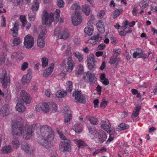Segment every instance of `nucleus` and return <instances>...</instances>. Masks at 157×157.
<instances>
[{"instance_id":"f257e3e1","label":"nucleus","mask_w":157,"mask_h":157,"mask_svg":"<svg viewBox=\"0 0 157 157\" xmlns=\"http://www.w3.org/2000/svg\"><path fill=\"white\" fill-rule=\"evenodd\" d=\"M40 125L37 123L29 125L26 124L23 127V124L18 122L13 123L12 125V133L13 135L24 136L25 139L31 137L33 131L36 130L37 134L39 135L36 138L37 142L47 148L54 139V133L51 128L47 125H42L39 128Z\"/></svg>"},{"instance_id":"f03ea898","label":"nucleus","mask_w":157,"mask_h":157,"mask_svg":"<svg viewBox=\"0 0 157 157\" xmlns=\"http://www.w3.org/2000/svg\"><path fill=\"white\" fill-rule=\"evenodd\" d=\"M44 13L42 16L43 23L48 26H49L54 20V14L56 15L55 17L57 19L59 17L60 11L59 10L56 9L54 14L52 13H48L46 11L44 12Z\"/></svg>"},{"instance_id":"7ed1b4c3","label":"nucleus","mask_w":157,"mask_h":157,"mask_svg":"<svg viewBox=\"0 0 157 157\" xmlns=\"http://www.w3.org/2000/svg\"><path fill=\"white\" fill-rule=\"evenodd\" d=\"M54 35L57 36L61 39L65 40L69 37V34L67 29H65L61 31L60 28L57 27L54 30Z\"/></svg>"},{"instance_id":"20e7f679","label":"nucleus","mask_w":157,"mask_h":157,"mask_svg":"<svg viewBox=\"0 0 157 157\" xmlns=\"http://www.w3.org/2000/svg\"><path fill=\"white\" fill-rule=\"evenodd\" d=\"M10 77L9 75L7 74L6 70H3L2 71V75L0 78V82H1L4 88L7 87V85L10 82Z\"/></svg>"},{"instance_id":"39448f33","label":"nucleus","mask_w":157,"mask_h":157,"mask_svg":"<svg viewBox=\"0 0 157 157\" xmlns=\"http://www.w3.org/2000/svg\"><path fill=\"white\" fill-rule=\"evenodd\" d=\"M71 145L70 140L63 141L59 144V149L62 152H71Z\"/></svg>"},{"instance_id":"423d86ee","label":"nucleus","mask_w":157,"mask_h":157,"mask_svg":"<svg viewBox=\"0 0 157 157\" xmlns=\"http://www.w3.org/2000/svg\"><path fill=\"white\" fill-rule=\"evenodd\" d=\"M66 71L68 72H71L74 68L75 64L74 61L72 60L71 57H67L64 61Z\"/></svg>"},{"instance_id":"0eeeda50","label":"nucleus","mask_w":157,"mask_h":157,"mask_svg":"<svg viewBox=\"0 0 157 157\" xmlns=\"http://www.w3.org/2000/svg\"><path fill=\"white\" fill-rule=\"evenodd\" d=\"M35 109L37 112L43 111L45 113H48L49 111V102L40 103L36 105Z\"/></svg>"},{"instance_id":"6e6552de","label":"nucleus","mask_w":157,"mask_h":157,"mask_svg":"<svg viewBox=\"0 0 157 157\" xmlns=\"http://www.w3.org/2000/svg\"><path fill=\"white\" fill-rule=\"evenodd\" d=\"M95 138L97 139L98 143H102L107 138L105 132L102 130L97 131L94 135Z\"/></svg>"},{"instance_id":"1a4fd4ad","label":"nucleus","mask_w":157,"mask_h":157,"mask_svg":"<svg viewBox=\"0 0 157 157\" xmlns=\"http://www.w3.org/2000/svg\"><path fill=\"white\" fill-rule=\"evenodd\" d=\"M83 79L85 80H87L90 85L94 84L96 79L95 74H91L89 71L86 72V75L83 76Z\"/></svg>"},{"instance_id":"9d476101","label":"nucleus","mask_w":157,"mask_h":157,"mask_svg":"<svg viewBox=\"0 0 157 157\" xmlns=\"http://www.w3.org/2000/svg\"><path fill=\"white\" fill-rule=\"evenodd\" d=\"M24 45L27 48H30L34 44V38L30 35H27L24 38Z\"/></svg>"},{"instance_id":"9b49d317","label":"nucleus","mask_w":157,"mask_h":157,"mask_svg":"<svg viewBox=\"0 0 157 157\" xmlns=\"http://www.w3.org/2000/svg\"><path fill=\"white\" fill-rule=\"evenodd\" d=\"M82 20L80 13L78 12H75L74 15L72 16V21L74 25H78L81 22Z\"/></svg>"},{"instance_id":"f8f14e48","label":"nucleus","mask_w":157,"mask_h":157,"mask_svg":"<svg viewBox=\"0 0 157 157\" xmlns=\"http://www.w3.org/2000/svg\"><path fill=\"white\" fill-rule=\"evenodd\" d=\"M46 32V29H44V30H42V32L40 33L38 36L37 44L38 46L40 48H42L44 46V39Z\"/></svg>"},{"instance_id":"ddd939ff","label":"nucleus","mask_w":157,"mask_h":157,"mask_svg":"<svg viewBox=\"0 0 157 157\" xmlns=\"http://www.w3.org/2000/svg\"><path fill=\"white\" fill-rule=\"evenodd\" d=\"M20 98L26 104H29L31 102V98L30 95L24 90L21 92Z\"/></svg>"},{"instance_id":"4468645a","label":"nucleus","mask_w":157,"mask_h":157,"mask_svg":"<svg viewBox=\"0 0 157 157\" xmlns=\"http://www.w3.org/2000/svg\"><path fill=\"white\" fill-rule=\"evenodd\" d=\"M32 72L30 69L27 71V73L24 75L21 79V82L23 84L25 85L29 82L32 78Z\"/></svg>"},{"instance_id":"2eb2a0df","label":"nucleus","mask_w":157,"mask_h":157,"mask_svg":"<svg viewBox=\"0 0 157 157\" xmlns=\"http://www.w3.org/2000/svg\"><path fill=\"white\" fill-rule=\"evenodd\" d=\"M133 54V57L134 58H143L145 59V52L142 49L137 48L135 49Z\"/></svg>"},{"instance_id":"dca6fc26","label":"nucleus","mask_w":157,"mask_h":157,"mask_svg":"<svg viewBox=\"0 0 157 157\" xmlns=\"http://www.w3.org/2000/svg\"><path fill=\"white\" fill-rule=\"evenodd\" d=\"M73 96L75 97V99L79 103H84L86 101V98L80 91H76L73 94Z\"/></svg>"},{"instance_id":"f3484780","label":"nucleus","mask_w":157,"mask_h":157,"mask_svg":"<svg viewBox=\"0 0 157 157\" xmlns=\"http://www.w3.org/2000/svg\"><path fill=\"white\" fill-rule=\"evenodd\" d=\"M87 62L89 69L91 71H94L95 69L94 67V63L96 62L94 57L93 56L88 58Z\"/></svg>"},{"instance_id":"a211bd4d","label":"nucleus","mask_w":157,"mask_h":157,"mask_svg":"<svg viewBox=\"0 0 157 157\" xmlns=\"http://www.w3.org/2000/svg\"><path fill=\"white\" fill-rule=\"evenodd\" d=\"M101 37L100 35L98 34L96 35H94L89 39L88 42L91 44L94 45L97 44L101 40Z\"/></svg>"},{"instance_id":"6ab92c4d","label":"nucleus","mask_w":157,"mask_h":157,"mask_svg":"<svg viewBox=\"0 0 157 157\" xmlns=\"http://www.w3.org/2000/svg\"><path fill=\"white\" fill-rule=\"evenodd\" d=\"M19 24L17 22H15L13 24V28L10 29V33L13 37H16L18 35Z\"/></svg>"},{"instance_id":"aec40b11","label":"nucleus","mask_w":157,"mask_h":157,"mask_svg":"<svg viewBox=\"0 0 157 157\" xmlns=\"http://www.w3.org/2000/svg\"><path fill=\"white\" fill-rule=\"evenodd\" d=\"M23 54L21 52H14L11 55V58L12 59H15L17 61H20L23 59Z\"/></svg>"},{"instance_id":"412c9836","label":"nucleus","mask_w":157,"mask_h":157,"mask_svg":"<svg viewBox=\"0 0 157 157\" xmlns=\"http://www.w3.org/2000/svg\"><path fill=\"white\" fill-rule=\"evenodd\" d=\"M6 44L4 43V47L3 48L2 52L3 53L2 55L0 56V64H2L4 63L6 60V52L8 51V49L6 47Z\"/></svg>"},{"instance_id":"4be33fe9","label":"nucleus","mask_w":157,"mask_h":157,"mask_svg":"<svg viewBox=\"0 0 157 157\" xmlns=\"http://www.w3.org/2000/svg\"><path fill=\"white\" fill-rule=\"evenodd\" d=\"M54 67V64L52 63L49 67L43 71V76L44 77H47L50 75L53 70Z\"/></svg>"},{"instance_id":"5701e85b","label":"nucleus","mask_w":157,"mask_h":157,"mask_svg":"<svg viewBox=\"0 0 157 157\" xmlns=\"http://www.w3.org/2000/svg\"><path fill=\"white\" fill-rule=\"evenodd\" d=\"M0 111L3 116L8 115L10 112L9 105L7 104L4 105L1 108Z\"/></svg>"},{"instance_id":"b1692460","label":"nucleus","mask_w":157,"mask_h":157,"mask_svg":"<svg viewBox=\"0 0 157 157\" xmlns=\"http://www.w3.org/2000/svg\"><path fill=\"white\" fill-rule=\"evenodd\" d=\"M64 122L66 124H68L70 123V121L71 119V111L67 109L66 111L64 112Z\"/></svg>"},{"instance_id":"393cba45","label":"nucleus","mask_w":157,"mask_h":157,"mask_svg":"<svg viewBox=\"0 0 157 157\" xmlns=\"http://www.w3.org/2000/svg\"><path fill=\"white\" fill-rule=\"evenodd\" d=\"M96 25L99 32L101 33H103L105 31L104 22L101 20L98 21L96 24Z\"/></svg>"},{"instance_id":"a878e982","label":"nucleus","mask_w":157,"mask_h":157,"mask_svg":"<svg viewBox=\"0 0 157 157\" xmlns=\"http://www.w3.org/2000/svg\"><path fill=\"white\" fill-rule=\"evenodd\" d=\"M74 141L78 148H82L87 146L85 142L81 139H75Z\"/></svg>"},{"instance_id":"bb28decb","label":"nucleus","mask_w":157,"mask_h":157,"mask_svg":"<svg viewBox=\"0 0 157 157\" xmlns=\"http://www.w3.org/2000/svg\"><path fill=\"white\" fill-rule=\"evenodd\" d=\"M94 29V28L93 25H88L84 29V32L88 36H91L93 33Z\"/></svg>"},{"instance_id":"cd10ccee","label":"nucleus","mask_w":157,"mask_h":157,"mask_svg":"<svg viewBox=\"0 0 157 157\" xmlns=\"http://www.w3.org/2000/svg\"><path fill=\"white\" fill-rule=\"evenodd\" d=\"M16 109L19 112H24L25 111L26 108L24 105L23 102H18L17 103L16 107Z\"/></svg>"},{"instance_id":"c85d7f7f","label":"nucleus","mask_w":157,"mask_h":157,"mask_svg":"<svg viewBox=\"0 0 157 157\" xmlns=\"http://www.w3.org/2000/svg\"><path fill=\"white\" fill-rule=\"evenodd\" d=\"M13 148L10 145H6L2 148L1 151L3 154H7L13 151Z\"/></svg>"},{"instance_id":"c756f323","label":"nucleus","mask_w":157,"mask_h":157,"mask_svg":"<svg viewBox=\"0 0 157 157\" xmlns=\"http://www.w3.org/2000/svg\"><path fill=\"white\" fill-rule=\"evenodd\" d=\"M120 61V58L118 57H114L113 58L110 59L109 63L110 64H115L116 66L115 67L116 68L119 62Z\"/></svg>"},{"instance_id":"7c9ffc66","label":"nucleus","mask_w":157,"mask_h":157,"mask_svg":"<svg viewBox=\"0 0 157 157\" xmlns=\"http://www.w3.org/2000/svg\"><path fill=\"white\" fill-rule=\"evenodd\" d=\"M67 92L64 90H59L57 91L56 94V96L59 98H62L66 95Z\"/></svg>"},{"instance_id":"2f4dec72","label":"nucleus","mask_w":157,"mask_h":157,"mask_svg":"<svg viewBox=\"0 0 157 157\" xmlns=\"http://www.w3.org/2000/svg\"><path fill=\"white\" fill-rule=\"evenodd\" d=\"M23 149L28 154L31 155L33 153L34 150L29 147L27 143L25 144L23 147Z\"/></svg>"},{"instance_id":"473e14b6","label":"nucleus","mask_w":157,"mask_h":157,"mask_svg":"<svg viewBox=\"0 0 157 157\" xmlns=\"http://www.w3.org/2000/svg\"><path fill=\"white\" fill-rule=\"evenodd\" d=\"M73 129L76 133H80L82 131V125L78 124V123L75 124L73 127Z\"/></svg>"},{"instance_id":"72a5a7b5","label":"nucleus","mask_w":157,"mask_h":157,"mask_svg":"<svg viewBox=\"0 0 157 157\" xmlns=\"http://www.w3.org/2000/svg\"><path fill=\"white\" fill-rule=\"evenodd\" d=\"M82 11L85 14L88 15L89 14L90 12V8L89 6L85 5L83 6L82 8Z\"/></svg>"},{"instance_id":"f704fd0d","label":"nucleus","mask_w":157,"mask_h":157,"mask_svg":"<svg viewBox=\"0 0 157 157\" xmlns=\"http://www.w3.org/2000/svg\"><path fill=\"white\" fill-rule=\"evenodd\" d=\"M73 88V83L71 81H68L66 83V91L71 92Z\"/></svg>"},{"instance_id":"c9c22d12","label":"nucleus","mask_w":157,"mask_h":157,"mask_svg":"<svg viewBox=\"0 0 157 157\" xmlns=\"http://www.w3.org/2000/svg\"><path fill=\"white\" fill-rule=\"evenodd\" d=\"M34 2V5L32 6L31 9L33 11H36L39 9V3L38 0H35Z\"/></svg>"},{"instance_id":"e433bc0d","label":"nucleus","mask_w":157,"mask_h":157,"mask_svg":"<svg viewBox=\"0 0 157 157\" xmlns=\"http://www.w3.org/2000/svg\"><path fill=\"white\" fill-rule=\"evenodd\" d=\"M57 109L56 105L53 102H49V111L53 112H56Z\"/></svg>"},{"instance_id":"4c0bfd02","label":"nucleus","mask_w":157,"mask_h":157,"mask_svg":"<svg viewBox=\"0 0 157 157\" xmlns=\"http://www.w3.org/2000/svg\"><path fill=\"white\" fill-rule=\"evenodd\" d=\"M139 6L143 9L146 10L148 6V4L147 2L144 0H142L140 3Z\"/></svg>"},{"instance_id":"58836bf2","label":"nucleus","mask_w":157,"mask_h":157,"mask_svg":"<svg viewBox=\"0 0 157 157\" xmlns=\"http://www.w3.org/2000/svg\"><path fill=\"white\" fill-rule=\"evenodd\" d=\"M140 109V108L138 107H136L132 115V118H135L138 115Z\"/></svg>"},{"instance_id":"ea45409f","label":"nucleus","mask_w":157,"mask_h":157,"mask_svg":"<svg viewBox=\"0 0 157 157\" xmlns=\"http://www.w3.org/2000/svg\"><path fill=\"white\" fill-rule=\"evenodd\" d=\"M121 52V50L120 48L114 49L112 52L113 55V57H117Z\"/></svg>"},{"instance_id":"a19ab883","label":"nucleus","mask_w":157,"mask_h":157,"mask_svg":"<svg viewBox=\"0 0 157 157\" xmlns=\"http://www.w3.org/2000/svg\"><path fill=\"white\" fill-rule=\"evenodd\" d=\"M74 56L79 61H81L83 59L82 56V54L78 52H75L73 53Z\"/></svg>"},{"instance_id":"79ce46f5","label":"nucleus","mask_w":157,"mask_h":157,"mask_svg":"<svg viewBox=\"0 0 157 157\" xmlns=\"http://www.w3.org/2000/svg\"><path fill=\"white\" fill-rule=\"evenodd\" d=\"M12 144L14 148L17 149L20 145L18 139H14L12 141Z\"/></svg>"},{"instance_id":"37998d69","label":"nucleus","mask_w":157,"mask_h":157,"mask_svg":"<svg viewBox=\"0 0 157 157\" xmlns=\"http://www.w3.org/2000/svg\"><path fill=\"white\" fill-rule=\"evenodd\" d=\"M20 19L22 23L23 27H24L25 25L27 24V22L26 17L25 15H21L20 16Z\"/></svg>"},{"instance_id":"c03bdc74","label":"nucleus","mask_w":157,"mask_h":157,"mask_svg":"<svg viewBox=\"0 0 157 157\" xmlns=\"http://www.w3.org/2000/svg\"><path fill=\"white\" fill-rule=\"evenodd\" d=\"M36 17V14L35 13H30L28 15V18L29 20L31 21H34Z\"/></svg>"},{"instance_id":"a18cd8bd","label":"nucleus","mask_w":157,"mask_h":157,"mask_svg":"<svg viewBox=\"0 0 157 157\" xmlns=\"http://www.w3.org/2000/svg\"><path fill=\"white\" fill-rule=\"evenodd\" d=\"M89 120L91 124H93L96 125L98 122V119L94 117H92L89 119Z\"/></svg>"},{"instance_id":"49530a36","label":"nucleus","mask_w":157,"mask_h":157,"mask_svg":"<svg viewBox=\"0 0 157 157\" xmlns=\"http://www.w3.org/2000/svg\"><path fill=\"white\" fill-rule=\"evenodd\" d=\"M109 120L105 118H103L101 121V127L105 126L106 124H109Z\"/></svg>"},{"instance_id":"de8ad7c7","label":"nucleus","mask_w":157,"mask_h":157,"mask_svg":"<svg viewBox=\"0 0 157 157\" xmlns=\"http://www.w3.org/2000/svg\"><path fill=\"white\" fill-rule=\"evenodd\" d=\"M71 8L72 10H75V12H77L76 10H79L80 6L78 3H75L72 4L71 6Z\"/></svg>"},{"instance_id":"09e8293b","label":"nucleus","mask_w":157,"mask_h":157,"mask_svg":"<svg viewBox=\"0 0 157 157\" xmlns=\"http://www.w3.org/2000/svg\"><path fill=\"white\" fill-rule=\"evenodd\" d=\"M71 48L70 46H67V49L66 51V53L68 57H72V53L71 52Z\"/></svg>"},{"instance_id":"8fccbe9b","label":"nucleus","mask_w":157,"mask_h":157,"mask_svg":"<svg viewBox=\"0 0 157 157\" xmlns=\"http://www.w3.org/2000/svg\"><path fill=\"white\" fill-rule=\"evenodd\" d=\"M3 98L6 99V101L7 100L9 101L11 99V94L10 92L7 91L5 92Z\"/></svg>"},{"instance_id":"3c124183","label":"nucleus","mask_w":157,"mask_h":157,"mask_svg":"<svg viewBox=\"0 0 157 157\" xmlns=\"http://www.w3.org/2000/svg\"><path fill=\"white\" fill-rule=\"evenodd\" d=\"M121 14V10L119 9H117L115 10L113 13V14L112 16V17L113 18H116Z\"/></svg>"},{"instance_id":"603ef678","label":"nucleus","mask_w":157,"mask_h":157,"mask_svg":"<svg viewBox=\"0 0 157 157\" xmlns=\"http://www.w3.org/2000/svg\"><path fill=\"white\" fill-rule=\"evenodd\" d=\"M48 59L45 57H43L42 59V66L43 67H45L48 65Z\"/></svg>"},{"instance_id":"864d4df0","label":"nucleus","mask_w":157,"mask_h":157,"mask_svg":"<svg viewBox=\"0 0 157 157\" xmlns=\"http://www.w3.org/2000/svg\"><path fill=\"white\" fill-rule=\"evenodd\" d=\"M20 38L19 37H16L14 39L13 43L14 46H17L20 44Z\"/></svg>"},{"instance_id":"5fc2aeb1","label":"nucleus","mask_w":157,"mask_h":157,"mask_svg":"<svg viewBox=\"0 0 157 157\" xmlns=\"http://www.w3.org/2000/svg\"><path fill=\"white\" fill-rule=\"evenodd\" d=\"M57 3L59 8H63L64 6V2L63 0H57Z\"/></svg>"},{"instance_id":"6e6d98bb","label":"nucleus","mask_w":157,"mask_h":157,"mask_svg":"<svg viewBox=\"0 0 157 157\" xmlns=\"http://www.w3.org/2000/svg\"><path fill=\"white\" fill-rule=\"evenodd\" d=\"M119 127L121 128V130H124L128 128L129 126L128 124L122 123L119 125Z\"/></svg>"},{"instance_id":"4d7b16f0","label":"nucleus","mask_w":157,"mask_h":157,"mask_svg":"<svg viewBox=\"0 0 157 157\" xmlns=\"http://www.w3.org/2000/svg\"><path fill=\"white\" fill-rule=\"evenodd\" d=\"M28 66V63L27 62H24L21 67V70L22 71H25Z\"/></svg>"},{"instance_id":"13d9d810","label":"nucleus","mask_w":157,"mask_h":157,"mask_svg":"<svg viewBox=\"0 0 157 157\" xmlns=\"http://www.w3.org/2000/svg\"><path fill=\"white\" fill-rule=\"evenodd\" d=\"M6 20L5 17L3 16H2L1 25V27H6Z\"/></svg>"},{"instance_id":"bf43d9fd","label":"nucleus","mask_w":157,"mask_h":157,"mask_svg":"<svg viewBox=\"0 0 157 157\" xmlns=\"http://www.w3.org/2000/svg\"><path fill=\"white\" fill-rule=\"evenodd\" d=\"M57 132L58 133V134L59 135V137L60 138L63 140H67L66 137L64 136V135L63 134V133L59 132L58 130H56Z\"/></svg>"},{"instance_id":"052dcab7","label":"nucleus","mask_w":157,"mask_h":157,"mask_svg":"<svg viewBox=\"0 0 157 157\" xmlns=\"http://www.w3.org/2000/svg\"><path fill=\"white\" fill-rule=\"evenodd\" d=\"M105 13V11L104 10L100 11L98 14V17L99 18L103 17Z\"/></svg>"},{"instance_id":"680f3d73","label":"nucleus","mask_w":157,"mask_h":157,"mask_svg":"<svg viewBox=\"0 0 157 157\" xmlns=\"http://www.w3.org/2000/svg\"><path fill=\"white\" fill-rule=\"evenodd\" d=\"M128 24V21L127 20H126L124 22H123L122 24L121 27L122 29L123 30L126 29Z\"/></svg>"},{"instance_id":"e2e57ef3","label":"nucleus","mask_w":157,"mask_h":157,"mask_svg":"<svg viewBox=\"0 0 157 157\" xmlns=\"http://www.w3.org/2000/svg\"><path fill=\"white\" fill-rule=\"evenodd\" d=\"M108 102L105 101V99L103 98L102 99V101L100 104V106L101 107L105 108L107 105Z\"/></svg>"},{"instance_id":"0e129e2a","label":"nucleus","mask_w":157,"mask_h":157,"mask_svg":"<svg viewBox=\"0 0 157 157\" xmlns=\"http://www.w3.org/2000/svg\"><path fill=\"white\" fill-rule=\"evenodd\" d=\"M111 124L110 123L109 124H106L105 125V126L101 127V128L105 130V131H107L109 130L111 128Z\"/></svg>"},{"instance_id":"69168bd1","label":"nucleus","mask_w":157,"mask_h":157,"mask_svg":"<svg viewBox=\"0 0 157 157\" xmlns=\"http://www.w3.org/2000/svg\"><path fill=\"white\" fill-rule=\"evenodd\" d=\"M88 128L89 132L91 134L93 133L94 132V131L96 130L95 128L93 127L89 126H88Z\"/></svg>"},{"instance_id":"338daca9","label":"nucleus","mask_w":157,"mask_h":157,"mask_svg":"<svg viewBox=\"0 0 157 157\" xmlns=\"http://www.w3.org/2000/svg\"><path fill=\"white\" fill-rule=\"evenodd\" d=\"M79 67L80 68L76 73L78 75H79L82 73L83 72V66L81 65H80Z\"/></svg>"},{"instance_id":"774afa93","label":"nucleus","mask_w":157,"mask_h":157,"mask_svg":"<svg viewBox=\"0 0 157 157\" xmlns=\"http://www.w3.org/2000/svg\"><path fill=\"white\" fill-rule=\"evenodd\" d=\"M105 45L103 43H102L98 46V48L99 50H103L105 48Z\"/></svg>"}]
</instances>
